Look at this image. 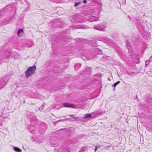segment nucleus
Wrapping results in <instances>:
<instances>
[{"label": "nucleus", "instance_id": "nucleus-10", "mask_svg": "<svg viewBox=\"0 0 152 152\" xmlns=\"http://www.w3.org/2000/svg\"><path fill=\"white\" fill-rule=\"evenodd\" d=\"M23 33V30L22 28L19 29L17 32V35L18 36H20L22 35V33Z\"/></svg>", "mask_w": 152, "mask_h": 152}, {"label": "nucleus", "instance_id": "nucleus-40", "mask_svg": "<svg viewBox=\"0 0 152 152\" xmlns=\"http://www.w3.org/2000/svg\"><path fill=\"white\" fill-rule=\"evenodd\" d=\"M83 39H81V40H83Z\"/></svg>", "mask_w": 152, "mask_h": 152}, {"label": "nucleus", "instance_id": "nucleus-2", "mask_svg": "<svg viewBox=\"0 0 152 152\" xmlns=\"http://www.w3.org/2000/svg\"><path fill=\"white\" fill-rule=\"evenodd\" d=\"M36 69V67L35 66H31L28 68L26 72V77L28 78L32 75L35 72Z\"/></svg>", "mask_w": 152, "mask_h": 152}, {"label": "nucleus", "instance_id": "nucleus-19", "mask_svg": "<svg viewBox=\"0 0 152 152\" xmlns=\"http://www.w3.org/2000/svg\"><path fill=\"white\" fill-rule=\"evenodd\" d=\"M69 116L72 117V118H74V119H77L78 118V117H74V115H69Z\"/></svg>", "mask_w": 152, "mask_h": 152}, {"label": "nucleus", "instance_id": "nucleus-13", "mask_svg": "<svg viewBox=\"0 0 152 152\" xmlns=\"http://www.w3.org/2000/svg\"><path fill=\"white\" fill-rule=\"evenodd\" d=\"M100 11L99 10L97 11H94L92 10L90 11V13L92 14H93V13H95V14L96 15H97L99 14Z\"/></svg>", "mask_w": 152, "mask_h": 152}, {"label": "nucleus", "instance_id": "nucleus-36", "mask_svg": "<svg viewBox=\"0 0 152 152\" xmlns=\"http://www.w3.org/2000/svg\"><path fill=\"white\" fill-rule=\"evenodd\" d=\"M2 56H0V58H2Z\"/></svg>", "mask_w": 152, "mask_h": 152}, {"label": "nucleus", "instance_id": "nucleus-35", "mask_svg": "<svg viewBox=\"0 0 152 152\" xmlns=\"http://www.w3.org/2000/svg\"><path fill=\"white\" fill-rule=\"evenodd\" d=\"M107 79L108 80H110L109 78H107Z\"/></svg>", "mask_w": 152, "mask_h": 152}, {"label": "nucleus", "instance_id": "nucleus-37", "mask_svg": "<svg viewBox=\"0 0 152 152\" xmlns=\"http://www.w3.org/2000/svg\"><path fill=\"white\" fill-rule=\"evenodd\" d=\"M2 88V87H1V86H0V89L1 88Z\"/></svg>", "mask_w": 152, "mask_h": 152}, {"label": "nucleus", "instance_id": "nucleus-9", "mask_svg": "<svg viewBox=\"0 0 152 152\" xmlns=\"http://www.w3.org/2000/svg\"><path fill=\"white\" fill-rule=\"evenodd\" d=\"M126 45L127 48L128 50L132 48H135L132 46L131 44H130L129 42L128 41L126 42Z\"/></svg>", "mask_w": 152, "mask_h": 152}, {"label": "nucleus", "instance_id": "nucleus-26", "mask_svg": "<svg viewBox=\"0 0 152 152\" xmlns=\"http://www.w3.org/2000/svg\"><path fill=\"white\" fill-rule=\"evenodd\" d=\"M83 3L84 4H86V3H87V0H84L83 1Z\"/></svg>", "mask_w": 152, "mask_h": 152}, {"label": "nucleus", "instance_id": "nucleus-5", "mask_svg": "<svg viewBox=\"0 0 152 152\" xmlns=\"http://www.w3.org/2000/svg\"><path fill=\"white\" fill-rule=\"evenodd\" d=\"M9 78L7 76H5L0 79V85L5 86L8 81Z\"/></svg>", "mask_w": 152, "mask_h": 152}, {"label": "nucleus", "instance_id": "nucleus-34", "mask_svg": "<svg viewBox=\"0 0 152 152\" xmlns=\"http://www.w3.org/2000/svg\"><path fill=\"white\" fill-rule=\"evenodd\" d=\"M63 121V120H60L58 121H57V122H58V121Z\"/></svg>", "mask_w": 152, "mask_h": 152}, {"label": "nucleus", "instance_id": "nucleus-15", "mask_svg": "<svg viewBox=\"0 0 152 152\" xmlns=\"http://www.w3.org/2000/svg\"><path fill=\"white\" fill-rule=\"evenodd\" d=\"M13 149L16 152H21L22 151L21 150L20 148L17 147L13 148Z\"/></svg>", "mask_w": 152, "mask_h": 152}, {"label": "nucleus", "instance_id": "nucleus-33", "mask_svg": "<svg viewBox=\"0 0 152 152\" xmlns=\"http://www.w3.org/2000/svg\"><path fill=\"white\" fill-rule=\"evenodd\" d=\"M106 148H109L110 147V146H107V147H106Z\"/></svg>", "mask_w": 152, "mask_h": 152}, {"label": "nucleus", "instance_id": "nucleus-32", "mask_svg": "<svg viewBox=\"0 0 152 152\" xmlns=\"http://www.w3.org/2000/svg\"><path fill=\"white\" fill-rule=\"evenodd\" d=\"M50 81H49V80H48V81L47 82V83H50Z\"/></svg>", "mask_w": 152, "mask_h": 152}, {"label": "nucleus", "instance_id": "nucleus-18", "mask_svg": "<svg viewBox=\"0 0 152 152\" xmlns=\"http://www.w3.org/2000/svg\"><path fill=\"white\" fill-rule=\"evenodd\" d=\"M91 44L93 43L92 45L94 46H95L96 45V41L94 40H93L91 41Z\"/></svg>", "mask_w": 152, "mask_h": 152}, {"label": "nucleus", "instance_id": "nucleus-31", "mask_svg": "<svg viewBox=\"0 0 152 152\" xmlns=\"http://www.w3.org/2000/svg\"><path fill=\"white\" fill-rule=\"evenodd\" d=\"M128 18H129V19H131V17L129 15L128 16Z\"/></svg>", "mask_w": 152, "mask_h": 152}, {"label": "nucleus", "instance_id": "nucleus-3", "mask_svg": "<svg viewBox=\"0 0 152 152\" xmlns=\"http://www.w3.org/2000/svg\"><path fill=\"white\" fill-rule=\"evenodd\" d=\"M107 24L105 23H102L99 24L94 26V29L101 31H104V29L107 27Z\"/></svg>", "mask_w": 152, "mask_h": 152}, {"label": "nucleus", "instance_id": "nucleus-28", "mask_svg": "<svg viewBox=\"0 0 152 152\" xmlns=\"http://www.w3.org/2000/svg\"><path fill=\"white\" fill-rule=\"evenodd\" d=\"M97 150V147H95V150H94L96 152Z\"/></svg>", "mask_w": 152, "mask_h": 152}, {"label": "nucleus", "instance_id": "nucleus-16", "mask_svg": "<svg viewBox=\"0 0 152 152\" xmlns=\"http://www.w3.org/2000/svg\"><path fill=\"white\" fill-rule=\"evenodd\" d=\"M81 66V65L80 64H77L75 65L74 68L75 70H77Z\"/></svg>", "mask_w": 152, "mask_h": 152}, {"label": "nucleus", "instance_id": "nucleus-30", "mask_svg": "<svg viewBox=\"0 0 152 152\" xmlns=\"http://www.w3.org/2000/svg\"><path fill=\"white\" fill-rule=\"evenodd\" d=\"M9 57V56L8 55H7L6 56H5V58H8Z\"/></svg>", "mask_w": 152, "mask_h": 152}, {"label": "nucleus", "instance_id": "nucleus-39", "mask_svg": "<svg viewBox=\"0 0 152 152\" xmlns=\"http://www.w3.org/2000/svg\"><path fill=\"white\" fill-rule=\"evenodd\" d=\"M23 102L24 103H25V101H24Z\"/></svg>", "mask_w": 152, "mask_h": 152}, {"label": "nucleus", "instance_id": "nucleus-27", "mask_svg": "<svg viewBox=\"0 0 152 152\" xmlns=\"http://www.w3.org/2000/svg\"><path fill=\"white\" fill-rule=\"evenodd\" d=\"M113 87V90H115V87L116 86H112Z\"/></svg>", "mask_w": 152, "mask_h": 152}, {"label": "nucleus", "instance_id": "nucleus-29", "mask_svg": "<svg viewBox=\"0 0 152 152\" xmlns=\"http://www.w3.org/2000/svg\"><path fill=\"white\" fill-rule=\"evenodd\" d=\"M84 150H81L79 151V152H84Z\"/></svg>", "mask_w": 152, "mask_h": 152}, {"label": "nucleus", "instance_id": "nucleus-22", "mask_svg": "<svg viewBox=\"0 0 152 152\" xmlns=\"http://www.w3.org/2000/svg\"><path fill=\"white\" fill-rule=\"evenodd\" d=\"M44 104H45V103H44L41 106V107L39 108V110H42V109H43L44 106Z\"/></svg>", "mask_w": 152, "mask_h": 152}, {"label": "nucleus", "instance_id": "nucleus-7", "mask_svg": "<svg viewBox=\"0 0 152 152\" xmlns=\"http://www.w3.org/2000/svg\"><path fill=\"white\" fill-rule=\"evenodd\" d=\"M77 17H75L74 19L72 20H71L72 22H74L75 23H82L83 22H84V21L81 20L80 19L78 18L77 20H76L77 19Z\"/></svg>", "mask_w": 152, "mask_h": 152}, {"label": "nucleus", "instance_id": "nucleus-25", "mask_svg": "<svg viewBox=\"0 0 152 152\" xmlns=\"http://www.w3.org/2000/svg\"><path fill=\"white\" fill-rule=\"evenodd\" d=\"M149 61H147L145 62V64L146 65H147L149 64Z\"/></svg>", "mask_w": 152, "mask_h": 152}, {"label": "nucleus", "instance_id": "nucleus-4", "mask_svg": "<svg viewBox=\"0 0 152 152\" xmlns=\"http://www.w3.org/2000/svg\"><path fill=\"white\" fill-rule=\"evenodd\" d=\"M102 76V75L99 74H97L94 75L93 79L91 80H92V83H95L94 84L101 85L102 84V82L99 79L96 80V78H99Z\"/></svg>", "mask_w": 152, "mask_h": 152}, {"label": "nucleus", "instance_id": "nucleus-17", "mask_svg": "<svg viewBox=\"0 0 152 152\" xmlns=\"http://www.w3.org/2000/svg\"><path fill=\"white\" fill-rule=\"evenodd\" d=\"M102 40H104L106 42H107V41H110V39L108 38H99V40H100V41H102Z\"/></svg>", "mask_w": 152, "mask_h": 152}, {"label": "nucleus", "instance_id": "nucleus-41", "mask_svg": "<svg viewBox=\"0 0 152 152\" xmlns=\"http://www.w3.org/2000/svg\"><path fill=\"white\" fill-rule=\"evenodd\" d=\"M82 59H83L84 60V58H82Z\"/></svg>", "mask_w": 152, "mask_h": 152}, {"label": "nucleus", "instance_id": "nucleus-14", "mask_svg": "<svg viewBox=\"0 0 152 152\" xmlns=\"http://www.w3.org/2000/svg\"><path fill=\"white\" fill-rule=\"evenodd\" d=\"M17 38L16 37H14L13 38L11 39L10 40V42L14 44H15V42L17 40Z\"/></svg>", "mask_w": 152, "mask_h": 152}, {"label": "nucleus", "instance_id": "nucleus-1", "mask_svg": "<svg viewBox=\"0 0 152 152\" xmlns=\"http://www.w3.org/2000/svg\"><path fill=\"white\" fill-rule=\"evenodd\" d=\"M96 50L93 48L92 49L88 50L87 53H85V56H83L85 57L86 59L90 60L93 58L96 54L97 53L95 52Z\"/></svg>", "mask_w": 152, "mask_h": 152}, {"label": "nucleus", "instance_id": "nucleus-12", "mask_svg": "<svg viewBox=\"0 0 152 152\" xmlns=\"http://www.w3.org/2000/svg\"><path fill=\"white\" fill-rule=\"evenodd\" d=\"M91 115L90 114H87L85 115L82 118L83 119H85L88 118H90L91 117Z\"/></svg>", "mask_w": 152, "mask_h": 152}, {"label": "nucleus", "instance_id": "nucleus-24", "mask_svg": "<svg viewBox=\"0 0 152 152\" xmlns=\"http://www.w3.org/2000/svg\"><path fill=\"white\" fill-rule=\"evenodd\" d=\"M14 18V15H12L10 18H9V20L11 21V20L13 19Z\"/></svg>", "mask_w": 152, "mask_h": 152}, {"label": "nucleus", "instance_id": "nucleus-20", "mask_svg": "<svg viewBox=\"0 0 152 152\" xmlns=\"http://www.w3.org/2000/svg\"><path fill=\"white\" fill-rule=\"evenodd\" d=\"M77 28H83V29H86L88 28L87 27L84 26H79V27H77Z\"/></svg>", "mask_w": 152, "mask_h": 152}, {"label": "nucleus", "instance_id": "nucleus-23", "mask_svg": "<svg viewBox=\"0 0 152 152\" xmlns=\"http://www.w3.org/2000/svg\"><path fill=\"white\" fill-rule=\"evenodd\" d=\"M80 3H81V2H78V3H77V2L75 3L74 4V6L75 7H76L77 6H78Z\"/></svg>", "mask_w": 152, "mask_h": 152}, {"label": "nucleus", "instance_id": "nucleus-8", "mask_svg": "<svg viewBox=\"0 0 152 152\" xmlns=\"http://www.w3.org/2000/svg\"><path fill=\"white\" fill-rule=\"evenodd\" d=\"M99 20V18L97 17L92 16L90 17V18L88 19V20L91 22H92L94 21H98Z\"/></svg>", "mask_w": 152, "mask_h": 152}, {"label": "nucleus", "instance_id": "nucleus-6", "mask_svg": "<svg viewBox=\"0 0 152 152\" xmlns=\"http://www.w3.org/2000/svg\"><path fill=\"white\" fill-rule=\"evenodd\" d=\"M64 107H68L72 108H77V106L73 104L69 103H64L63 104Z\"/></svg>", "mask_w": 152, "mask_h": 152}, {"label": "nucleus", "instance_id": "nucleus-21", "mask_svg": "<svg viewBox=\"0 0 152 152\" xmlns=\"http://www.w3.org/2000/svg\"><path fill=\"white\" fill-rule=\"evenodd\" d=\"M120 83V81H118L117 82H116L112 86H117L118 84Z\"/></svg>", "mask_w": 152, "mask_h": 152}, {"label": "nucleus", "instance_id": "nucleus-38", "mask_svg": "<svg viewBox=\"0 0 152 152\" xmlns=\"http://www.w3.org/2000/svg\"><path fill=\"white\" fill-rule=\"evenodd\" d=\"M8 53H9V52H7V54H8Z\"/></svg>", "mask_w": 152, "mask_h": 152}, {"label": "nucleus", "instance_id": "nucleus-11", "mask_svg": "<svg viewBox=\"0 0 152 152\" xmlns=\"http://www.w3.org/2000/svg\"><path fill=\"white\" fill-rule=\"evenodd\" d=\"M85 71L87 72L88 75H90L91 72V68L89 67L86 68Z\"/></svg>", "mask_w": 152, "mask_h": 152}]
</instances>
